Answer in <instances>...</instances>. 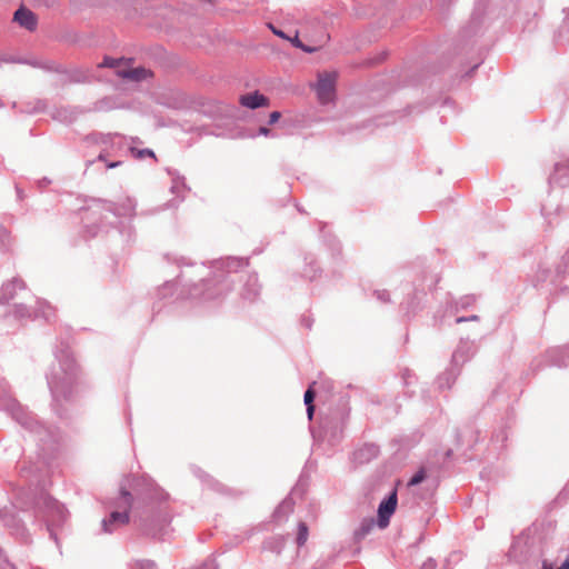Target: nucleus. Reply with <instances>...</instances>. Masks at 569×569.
<instances>
[{
    "label": "nucleus",
    "instance_id": "nucleus-1",
    "mask_svg": "<svg viewBox=\"0 0 569 569\" xmlns=\"http://www.w3.org/2000/svg\"><path fill=\"white\" fill-rule=\"evenodd\" d=\"M120 500L121 507H123V511L111 512L110 518L102 522L106 532H112L117 527L127 525L129 522L128 511L132 503V497L130 492L122 490Z\"/></svg>",
    "mask_w": 569,
    "mask_h": 569
},
{
    "label": "nucleus",
    "instance_id": "nucleus-2",
    "mask_svg": "<svg viewBox=\"0 0 569 569\" xmlns=\"http://www.w3.org/2000/svg\"><path fill=\"white\" fill-rule=\"evenodd\" d=\"M336 81V72H323L319 74L316 90L321 103H327L333 99Z\"/></svg>",
    "mask_w": 569,
    "mask_h": 569
},
{
    "label": "nucleus",
    "instance_id": "nucleus-3",
    "mask_svg": "<svg viewBox=\"0 0 569 569\" xmlns=\"http://www.w3.org/2000/svg\"><path fill=\"white\" fill-rule=\"evenodd\" d=\"M397 492L393 491L388 499L383 500L378 508V526L383 529L388 527L390 517L397 508Z\"/></svg>",
    "mask_w": 569,
    "mask_h": 569
},
{
    "label": "nucleus",
    "instance_id": "nucleus-4",
    "mask_svg": "<svg viewBox=\"0 0 569 569\" xmlns=\"http://www.w3.org/2000/svg\"><path fill=\"white\" fill-rule=\"evenodd\" d=\"M239 103L242 107H246L249 109H257L260 107H268L269 99L267 97H264L263 94L259 93L258 91H254V92H250V93L240 96Z\"/></svg>",
    "mask_w": 569,
    "mask_h": 569
},
{
    "label": "nucleus",
    "instance_id": "nucleus-5",
    "mask_svg": "<svg viewBox=\"0 0 569 569\" xmlns=\"http://www.w3.org/2000/svg\"><path fill=\"white\" fill-rule=\"evenodd\" d=\"M13 20L28 30H33L37 26L34 13L26 8L17 10Z\"/></svg>",
    "mask_w": 569,
    "mask_h": 569
},
{
    "label": "nucleus",
    "instance_id": "nucleus-6",
    "mask_svg": "<svg viewBox=\"0 0 569 569\" xmlns=\"http://www.w3.org/2000/svg\"><path fill=\"white\" fill-rule=\"evenodd\" d=\"M118 74L132 81H141L150 77L151 72L144 68H133L119 69Z\"/></svg>",
    "mask_w": 569,
    "mask_h": 569
},
{
    "label": "nucleus",
    "instance_id": "nucleus-7",
    "mask_svg": "<svg viewBox=\"0 0 569 569\" xmlns=\"http://www.w3.org/2000/svg\"><path fill=\"white\" fill-rule=\"evenodd\" d=\"M307 539H308V527L306 523L300 522L298 526L297 542L299 546H302L306 543Z\"/></svg>",
    "mask_w": 569,
    "mask_h": 569
},
{
    "label": "nucleus",
    "instance_id": "nucleus-8",
    "mask_svg": "<svg viewBox=\"0 0 569 569\" xmlns=\"http://www.w3.org/2000/svg\"><path fill=\"white\" fill-rule=\"evenodd\" d=\"M122 64H123L122 60L104 58L103 61L99 64V67L116 68L118 71L119 69H122L121 68Z\"/></svg>",
    "mask_w": 569,
    "mask_h": 569
},
{
    "label": "nucleus",
    "instance_id": "nucleus-9",
    "mask_svg": "<svg viewBox=\"0 0 569 569\" xmlns=\"http://www.w3.org/2000/svg\"><path fill=\"white\" fill-rule=\"evenodd\" d=\"M426 470L421 468L413 477L409 480V486H417L426 479Z\"/></svg>",
    "mask_w": 569,
    "mask_h": 569
},
{
    "label": "nucleus",
    "instance_id": "nucleus-10",
    "mask_svg": "<svg viewBox=\"0 0 569 569\" xmlns=\"http://www.w3.org/2000/svg\"><path fill=\"white\" fill-rule=\"evenodd\" d=\"M288 40L291 41V43L297 47V48H300L302 49L303 51L306 52H312L313 49L309 48V47H306L299 39L298 37V32H296L295 37L293 38H289Z\"/></svg>",
    "mask_w": 569,
    "mask_h": 569
},
{
    "label": "nucleus",
    "instance_id": "nucleus-11",
    "mask_svg": "<svg viewBox=\"0 0 569 569\" xmlns=\"http://www.w3.org/2000/svg\"><path fill=\"white\" fill-rule=\"evenodd\" d=\"M313 399H315V392L311 388H309L306 392H305V403L308 406V405H313Z\"/></svg>",
    "mask_w": 569,
    "mask_h": 569
},
{
    "label": "nucleus",
    "instance_id": "nucleus-12",
    "mask_svg": "<svg viewBox=\"0 0 569 569\" xmlns=\"http://www.w3.org/2000/svg\"><path fill=\"white\" fill-rule=\"evenodd\" d=\"M372 527H373V520L372 519H369V520L365 521L362 523V527H361L362 535H366L368 531H370Z\"/></svg>",
    "mask_w": 569,
    "mask_h": 569
},
{
    "label": "nucleus",
    "instance_id": "nucleus-13",
    "mask_svg": "<svg viewBox=\"0 0 569 569\" xmlns=\"http://www.w3.org/2000/svg\"><path fill=\"white\" fill-rule=\"evenodd\" d=\"M281 114L279 111H273L270 113V117H269V122L270 123H274L277 122L279 119H280Z\"/></svg>",
    "mask_w": 569,
    "mask_h": 569
},
{
    "label": "nucleus",
    "instance_id": "nucleus-14",
    "mask_svg": "<svg viewBox=\"0 0 569 569\" xmlns=\"http://www.w3.org/2000/svg\"><path fill=\"white\" fill-rule=\"evenodd\" d=\"M271 30H272V32H273L276 36H278V37H280V38H283V39H289V37H287V36L281 31V30H278V29H276V28H273V27H271Z\"/></svg>",
    "mask_w": 569,
    "mask_h": 569
},
{
    "label": "nucleus",
    "instance_id": "nucleus-15",
    "mask_svg": "<svg viewBox=\"0 0 569 569\" xmlns=\"http://www.w3.org/2000/svg\"><path fill=\"white\" fill-rule=\"evenodd\" d=\"M313 411H315V406L313 405H308L307 406V412H308L309 419H312Z\"/></svg>",
    "mask_w": 569,
    "mask_h": 569
},
{
    "label": "nucleus",
    "instance_id": "nucleus-16",
    "mask_svg": "<svg viewBox=\"0 0 569 569\" xmlns=\"http://www.w3.org/2000/svg\"><path fill=\"white\" fill-rule=\"evenodd\" d=\"M120 164H121V162H120V161H116V162H110V163H108V164H107V167L111 169V168H116V167H118V166H120Z\"/></svg>",
    "mask_w": 569,
    "mask_h": 569
},
{
    "label": "nucleus",
    "instance_id": "nucleus-17",
    "mask_svg": "<svg viewBox=\"0 0 569 569\" xmlns=\"http://www.w3.org/2000/svg\"><path fill=\"white\" fill-rule=\"evenodd\" d=\"M558 569H569V559H566L565 562Z\"/></svg>",
    "mask_w": 569,
    "mask_h": 569
},
{
    "label": "nucleus",
    "instance_id": "nucleus-18",
    "mask_svg": "<svg viewBox=\"0 0 569 569\" xmlns=\"http://www.w3.org/2000/svg\"><path fill=\"white\" fill-rule=\"evenodd\" d=\"M98 159H99V160H101V161H104V160H106L104 154H103V153H100V154H99V157H98Z\"/></svg>",
    "mask_w": 569,
    "mask_h": 569
},
{
    "label": "nucleus",
    "instance_id": "nucleus-19",
    "mask_svg": "<svg viewBox=\"0 0 569 569\" xmlns=\"http://www.w3.org/2000/svg\"><path fill=\"white\" fill-rule=\"evenodd\" d=\"M260 131H261L262 133L267 134L268 129H266V128H261V130H260Z\"/></svg>",
    "mask_w": 569,
    "mask_h": 569
},
{
    "label": "nucleus",
    "instance_id": "nucleus-20",
    "mask_svg": "<svg viewBox=\"0 0 569 569\" xmlns=\"http://www.w3.org/2000/svg\"><path fill=\"white\" fill-rule=\"evenodd\" d=\"M147 153L150 154V156H153V152L150 151V150H147Z\"/></svg>",
    "mask_w": 569,
    "mask_h": 569
},
{
    "label": "nucleus",
    "instance_id": "nucleus-21",
    "mask_svg": "<svg viewBox=\"0 0 569 569\" xmlns=\"http://www.w3.org/2000/svg\"><path fill=\"white\" fill-rule=\"evenodd\" d=\"M463 320H465L463 318H458V319H457V322H461V321H463Z\"/></svg>",
    "mask_w": 569,
    "mask_h": 569
},
{
    "label": "nucleus",
    "instance_id": "nucleus-22",
    "mask_svg": "<svg viewBox=\"0 0 569 569\" xmlns=\"http://www.w3.org/2000/svg\"><path fill=\"white\" fill-rule=\"evenodd\" d=\"M543 569H552V567H547V566L545 565V568H543Z\"/></svg>",
    "mask_w": 569,
    "mask_h": 569
}]
</instances>
